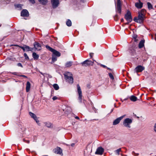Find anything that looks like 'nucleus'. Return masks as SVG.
Segmentation results:
<instances>
[{"label":"nucleus","instance_id":"423d86ee","mask_svg":"<svg viewBox=\"0 0 156 156\" xmlns=\"http://www.w3.org/2000/svg\"><path fill=\"white\" fill-rule=\"evenodd\" d=\"M77 91L78 93L79 97L78 99L79 101V102L80 103L82 102V91L81 90V89L80 87L79 84H77Z\"/></svg>","mask_w":156,"mask_h":156},{"label":"nucleus","instance_id":"39448f33","mask_svg":"<svg viewBox=\"0 0 156 156\" xmlns=\"http://www.w3.org/2000/svg\"><path fill=\"white\" fill-rule=\"evenodd\" d=\"M94 62L88 59H87L81 63L82 66L84 67L89 66H92Z\"/></svg>","mask_w":156,"mask_h":156},{"label":"nucleus","instance_id":"37998d69","mask_svg":"<svg viewBox=\"0 0 156 156\" xmlns=\"http://www.w3.org/2000/svg\"><path fill=\"white\" fill-rule=\"evenodd\" d=\"M132 154L135 156H137L139 155L138 153H135L134 151H133L132 152Z\"/></svg>","mask_w":156,"mask_h":156},{"label":"nucleus","instance_id":"b1692460","mask_svg":"<svg viewBox=\"0 0 156 156\" xmlns=\"http://www.w3.org/2000/svg\"><path fill=\"white\" fill-rule=\"evenodd\" d=\"M66 24L68 27H70L72 25V22L71 21L68 19L66 22Z\"/></svg>","mask_w":156,"mask_h":156},{"label":"nucleus","instance_id":"5fc2aeb1","mask_svg":"<svg viewBox=\"0 0 156 156\" xmlns=\"http://www.w3.org/2000/svg\"><path fill=\"white\" fill-rule=\"evenodd\" d=\"M75 145V144L74 143H72L71 144V145L72 147H73Z\"/></svg>","mask_w":156,"mask_h":156},{"label":"nucleus","instance_id":"6e6d98bb","mask_svg":"<svg viewBox=\"0 0 156 156\" xmlns=\"http://www.w3.org/2000/svg\"><path fill=\"white\" fill-rule=\"evenodd\" d=\"M12 46H18V47H19V45H16V44H15V45H12Z\"/></svg>","mask_w":156,"mask_h":156},{"label":"nucleus","instance_id":"603ef678","mask_svg":"<svg viewBox=\"0 0 156 156\" xmlns=\"http://www.w3.org/2000/svg\"><path fill=\"white\" fill-rule=\"evenodd\" d=\"M75 118L76 119H78V120H79L80 119V118H79L78 117V116H76L75 117Z\"/></svg>","mask_w":156,"mask_h":156},{"label":"nucleus","instance_id":"dca6fc26","mask_svg":"<svg viewBox=\"0 0 156 156\" xmlns=\"http://www.w3.org/2000/svg\"><path fill=\"white\" fill-rule=\"evenodd\" d=\"M30 86L31 84L30 82L29 81H27V83L26 86V91L27 92H28L30 91Z\"/></svg>","mask_w":156,"mask_h":156},{"label":"nucleus","instance_id":"338daca9","mask_svg":"<svg viewBox=\"0 0 156 156\" xmlns=\"http://www.w3.org/2000/svg\"><path fill=\"white\" fill-rule=\"evenodd\" d=\"M1 24L0 25V27L1 26Z\"/></svg>","mask_w":156,"mask_h":156},{"label":"nucleus","instance_id":"69168bd1","mask_svg":"<svg viewBox=\"0 0 156 156\" xmlns=\"http://www.w3.org/2000/svg\"><path fill=\"white\" fill-rule=\"evenodd\" d=\"M109 69V70H110L111 69Z\"/></svg>","mask_w":156,"mask_h":156},{"label":"nucleus","instance_id":"4d7b16f0","mask_svg":"<svg viewBox=\"0 0 156 156\" xmlns=\"http://www.w3.org/2000/svg\"><path fill=\"white\" fill-rule=\"evenodd\" d=\"M123 21H124V20H123V19H121V22H123Z\"/></svg>","mask_w":156,"mask_h":156},{"label":"nucleus","instance_id":"f257e3e1","mask_svg":"<svg viewBox=\"0 0 156 156\" xmlns=\"http://www.w3.org/2000/svg\"><path fill=\"white\" fill-rule=\"evenodd\" d=\"M145 18V15L138 13V17H135L133 19V20L136 23L141 24L143 23Z\"/></svg>","mask_w":156,"mask_h":156},{"label":"nucleus","instance_id":"f3484780","mask_svg":"<svg viewBox=\"0 0 156 156\" xmlns=\"http://www.w3.org/2000/svg\"><path fill=\"white\" fill-rule=\"evenodd\" d=\"M144 42L145 40H142L140 41L138 45V47L139 48H141L144 46Z\"/></svg>","mask_w":156,"mask_h":156},{"label":"nucleus","instance_id":"09e8293b","mask_svg":"<svg viewBox=\"0 0 156 156\" xmlns=\"http://www.w3.org/2000/svg\"><path fill=\"white\" fill-rule=\"evenodd\" d=\"M93 55H94V53H90L89 55H90V57L91 58H92Z\"/></svg>","mask_w":156,"mask_h":156},{"label":"nucleus","instance_id":"7ed1b4c3","mask_svg":"<svg viewBox=\"0 0 156 156\" xmlns=\"http://www.w3.org/2000/svg\"><path fill=\"white\" fill-rule=\"evenodd\" d=\"M124 17L127 21V23H125L126 25L128 24L132 20L131 14L129 11H128L125 14Z\"/></svg>","mask_w":156,"mask_h":156},{"label":"nucleus","instance_id":"a18cd8bd","mask_svg":"<svg viewBox=\"0 0 156 156\" xmlns=\"http://www.w3.org/2000/svg\"><path fill=\"white\" fill-rule=\"evenodd\" d=\"M15 6L16 8H19L20 7V4H15Z\"/></svg>","mask_w":156,"mask_h":156},{"label":"nucleus","instance_id":"20e7f679","mask_svg":"<svg viewBox=\"0 0 156 156\" xmlns=\"http://www.w3.org/2000/svg\"><path fill=\"white\" fill-rule=\"evenodd\" d=\"M46 48L47 49H48L50 51L52 52L53 53V55H54L58 57H59L61 55V54L59 52L52 48L49 46L48 45H46Z\"/></svg>","mask_w":156,"mask_h":156},{"label":"nucleus","instance_id":"052dcab7","mask_svg":"<svg viewBox=\"0 0 156 156\" xmlns=\"http://www.w3.org/2000/svg\"><path fill=\"white\" fill-rule=\"evenodd\" d=\"M113 111V109H112L111 110V112H112Z\"/></svg>","mask_w":156,"mask_h":156},{"label":"nucleus","instance_id":"864d4df0","mask_svg":"<svg viewBox=\"0 0 156 156\" xmlns=\"http://www.w3.org/2000/svg\"><path fill=\"white\" fill-rule=\"evenodd\" d=\"M137 37V35H134V37H133V38L134 39H136V38Z\"/></svg>","mask_w":156,"mask_h":156},{"label":"nucleus","instance_id":"7c9ffc66","mask_svg":"<svg viewBox=\"0 0 156 156\" xmlns=\"http://www.w3.org/2000/svg\"><path fill=\"white\" fill-rule=\"evenodd\" d=\"M108 75L111 80H114V77L113 76V74L112 73H108Z\"/></svg>","mask_w":156,"mask_h":156},{"label":"nucleus","instance_id":"ea45409f","mask_svg":"<svg viewBox=\"0 0 156 156\" xmlns=\"http://www.w3.org/2000/svg\"><path fill=\"white\" fill-rule=\"evenodd\" d=\"M135 68H144V67H143L141 65H139L136 66Z\"/></svg>","mask_w":156,"mask_h":156},{"label":"nucleus","instance_id":"5701e85b","mask_svg":"<svg viewBox=\"0 0 156 156\" xmlns=\"http://www.w3.org/2000/svg\"><path fill=\"white\" fill-rule=\"evenodd\" d=\"M129 52L131 53L132 55H134L135 54H136V52L135 49L132 48H131L129 49Z\"/></svg>","mask_w":156,"mask_h":156},{"label":"nucleus","instance_id":"13d9d810","mask_svg":"<svg viewBox=\"0 0 156 156\" xmlns=\"http://www.w3.org/2000/svg\"><path fill=\"white\" fill-rule=\"evenodd\" d=\"M20 67H23L21 63H20Z\"/></svg>","mask_w":156,"mask_h":156},{"label":"nucleus","instance_id":"f8f14e48","mask_svg":"<svg viewBox=\"0 0 156 156\" xmlns=\"http://www.w3.org/2000/svg\"><path fill=\"white\" fill-rule=\"evenodd\" d=\"M21 16H22L28 17L29 16V13L27 9H23L21 12Z\"/></svg>","mask_w":156,"mask_h":156},{"label":"nucleus","instance_id":"c85d7f7f","mask_svg":"<svg viewBox=\"0 0 156 156\" xmlns=\"http://www.w3.org/2000/svg\"><path fill=\"white\" fill-rule=\"evenodd\" d=\"M148 8L149 9H152L153 8V6L152 5L150 2H147V3Z\"/></svg>","mask_w":156,"mask_h":156},{"label":"nucleus","instance_id":"3c124183","mask_svg":"<svg viewBox=\"0 0 156 156\" xmlns=\"http://www.w3.org/2000/svg\"><path fill=\"white\" fill-rule=\"evenodd\" d=\"M23 77L26 78H27V77L26 76H25V75H20V77Z\"/></svg>","mask_w":156,"mask_h":156},{"label":"nucleus","instance_id":"e433bc0d","mask_svg":"<svg viewBox=\"0 0 156 156\" xmlns=\"http://www.w3.org/2000/svg\"><path fill=\"white\" fill-rule=\"evenodd\" d=\"M121 151V148H119L116 151H115V152L117 153L118 155H119V152Z\"/></svg>","mask_w":156,"mask_h":156},{"label":"nucleus","instance_id":"49530a36","mask_svg":"<svg viewBox=\"0 0 156 156\" xmlns=\"http://www.w3.org/2000/svg\"><path fill=\"white\" fill-rule=\"evenodd\" d=\"M57 99V97H56V96L53 97L52 98V99L54 101H55Z\"/></svg>","mask_w":156,"mask_h":156},{"label":"nucleus","instance_id":"4468645a","mask_svg":"<svg viewBox=\"0 0 156 156\" xmlns=\"http://www.w3.org/2000/svg\"><path fill=\"white\" fill-rule=\"evenodd\" d=\"M34 48L35 49L38 50H40L41 48V46L39 43L35 42L34 43Z\"/></svg>","mask_w":156,"mask_h":156},{"label":"nucleus","instance_id":"0e129e2a","mask_svg":"<svg viewBox=\"0 0 156 156\" xmlns=\"http://www.w3.org/2000/svg\"><path fill=\"white\" fill-rule=\"evenodd\" d=\"M127 99H124V100H126Z\"/></svg>","mask_w":156,"mask_h":156},{"label":"nucleus","instance_id":"6ab92c4d","mask_svg":"<svg viewBox=\"0 0 156 156\" xmlns=\"http://www.w3.org/2000/svg\"><path fill=\"white\" fill-rule=\"evenodd\" d=\"M65 78L69 77V76H72V74L69 72H66L64 74Z\"/></svg>","mask_w":156,"mask_h":156},{"label":"nucleus","instance_id":"774afa93","mask_svg":"<svg viewBox=\"0 0 156 156\" xmlns=\"http://www.w3.org/2000/svg\"><path fill=\"white\" fill-rule=\"evenodd\" d=\"M106 68L108 69V68H108V67H107Z\"/></svg>","mask_w":156,"mask_h":156},{"label":"nucleus","instance_id":"6e6552de","mask_svg":"<svg viewBox=\"0 0 156 156\" xmlns=\"http://www.w3.org/2000/svg\"><path fill=\"white\" fill-rule=\"evenodd\" d=\"M104 151V150L103 148L101 147H99L97 148L95 154H96L101 155L103 154Z\"/></svg>","mask_w":156,"mask_h":156},{"label":"nucleus","instance_id":"8fccbe9b","mask_svg":"<svg viewBox=\"0 0 156 156\" xmlns=\"http://www.w3.org/2000/svg\"><path fill=\"white\" fill-rule=\"evenodd\" d=\"M23 140L25 142V141H26V142L28 144L29 143V140H26L25 139H23Z\"/></svg>","mask_w":156,"mask_h":156},{"label":"nucleus","instance_id":"f704fd0d","mask_svg":"<svg viewBox=\"0 0 156 156\" xmlns=\"http://www.w3.org/2000/svg\"><path fill=\"white\" fill-rule=\"evenodd\" d=\"M117 7H121V2L120 0H117Z\"/></svg>","mask_w":156,"mask_h":156},{"label":"nucleus","instance_id":"aec40b11","mask_svg":"<svg viewBox=\"0 0 156 156\" xmlns=\"http://www.w3.org/2000/svg\"><path fill=\"white\" fill-rule=\"evenodd\" d=\"M129 98L131 101H135L137 100V97L134 95L131 96L129 97Z\"/></svg>","mask_w":156,"mask_h":156},{"label":"nucleus","instance_id":"ddd939ff","mask_svg":"<svg viewBox=\"0 0 156 156\" xmlns=\"http://www.w3.org/2000/svg\"><path fill=\"white\" fill-rule=\"evenodd\" d=\"M143 3L141 2L140 0H139V2H136L135 4L136 7L138 9H141L143 6Z\"/></svg>","mask_w":156,"mask_h":156},{"label":"nucleus","instance_id":"bb28decb","mask_svg":"<svg viewBox=\"0 0 156 156\" xmlns=\"http://www.w3.org/2000/svg\"><path fill=\"white\" fill-rule=\"evenodd\" d=\"M39 2L43 5H45L47 2V0H38Z\"/></svg>","mask_w":156,"mask_h":156},{"label":"nucleus","instance_id":"473e14b6","mask_svg":"<svg viewBox=\"0 0 156 156\" xmlns=\"http://www.w3.org/2000/svg\"><path fill=\"white\" fill-rule=\"evenodd\" d=\"M45 123V126L48 127H50L52 125V124L49 122H46Z\"/></svg>","mask_w":156,"mask_h":156},{"label":"nucleus","instance_id":"72a5a7b5","mask_svg":"<svg viewBox=\"0 0 156 156\" xmlns=\"http://www.w3.org/2000/svg\"><path fill=\"white\" fill-rule=\"evenodd\" d=\"M117 12L120 14L121 12V7H117Z\"/></svg>","mask_w":156,"mask_h":156},{"label":"nucleus","instance_id":"c9c22d12","mask_svg":"<svg viewBox=\"0 0 156 156\" xmlns=\"http://www.w3.org/2000/svg\"><path fill=\"white\" fill-rule=\"evenodd\" d=\"M94 61L95 62H96L97 63V64L98 65H100L101 66V67H103V68H106V66L104 65H102V64H101L97 62H96L95 60H94Z\"/></svg>","mask_w":156,"mask_h":156},{"label":"nucleus","instance_id":"680f3d73","mask_svg":"<svg viewBox=\"0 0 156 156\" xmlns=\"http://www.w3.org/2000/svg\"><path fill=\"white\" fill-rule=\"evenodd\" d=\"M17 65L18 66H20V63H19L17 64Z\"/></svg>","mask_w":156,"mask_h":156},{"label":"nucleus","instance_id":"393cba45","mask_svg":"<svg viewBox=\"0 0 156 156\" xmlns=\"http://www.w3.org/2000/svg\"><path fill=\"white\" fill-rule=\"evenodd\" d=\"M146 12V10L145 9H142L139 12H138V14H140L143 15H145V13Z\"/></svg>","mask_w":156,"mask_h":156},{"label":"nucleus","instance_id":"0eeeda50","mask_svg":"<svg viewBox=\"0 0 156 156\" xmlns=\"http://www.w3.org/2000/svg\"><path fill=\"white\" fill-rule=\"evenodd\" d=\"M53 152L55 154L63 155L62 150L60 147H57L53 150Z\"/></svg>","mask_w":156,"mask_h":156},{"label":"nucleus","instance_id":"a878e982","mask_svg":"<svg viewBox=\"0 0 156 156\" xmlns=\"http://www.w3.org/2000/svg\"><path fill=\"white\" fill-rule=\"evenodd\" d=\"M29 114L31 118H33L34 119L36 118L37 117L36 115L35 114L31 112H30Z\"/></svg>","mask_w":156,"mask_h":156},{"label":"nucleus","instance_id":"e2e57ef3","mask_svg":"<svg viewBox=\"0 0 156 156\" xmlns=\"http://www.w3.org/2000/svg\"><path fill=\"white\" fill-rule=\"evenodd\" d=\"M13 74L15 75V74H16V73H13Z\"/></svg>","mask_w":156,"mask_h":156},{"label":"nucleus","instance_id":"bf43d9fd","mask_svg":"<svg viewBox=\"0 0 156 156\" xmlns=\"http://www.w3.org/2000/svg\"><path fill=\"white\" fill-rule=\"evenodd\" d=\"M137 40L136 38V39H135L134 41L135 42H136L137 41Z\"/></svg>","mask_w":156,"mask_h":156},{"label":"nucleus","instance_id":"de8ad7c7","mask_svg":"<svg viewBox=\"0 0 156 156\" xmlns=\"http://www.w3.org/2000/svg\"><path fill=\"white\" fill-rule=\"evenodd\" d=\"M154 131L156 132V123L154 125Z\"/></svg>","mask_w":156,"mask_h":156},{"label":"nucleus","instance_id":"f03ea898","mask_svg":"<svg viewBox=\"0 0 156 156\" xmlns=\"http://www.w3.org/2000/svg\"><path fill=\"white\" fill-rule=\"evenodd\" d=\"M132 120L130 119L127 118L124 120L123 122V124L124 126L128 128L131 127L130 125L132 122Z\"/></svg>","mask_w":156,"mask_h":156},{"label":"nucleus","instance_id":"c03bdc74","mask_svg":"<svg viewBox=\"0 0 156 156\" xmlns=\"http://www.w3.org/2000/svg\"><path fill=\"white\" fill-rule=\"evenodd\" d=\"M29 1L33 4H34L35 3L34 0H29Z\"/></svg>","mask_w":156,"mask_h":156},{"label":"nucleus","instance_id":"c756f323","mask_svg":"<svg viewBox=\"0 0 156 156\" xmlns=\"http://www.w3.org/2000/svg\"><path fill=\"white\" fill-rule=\"evenodd\" d=\"M57 56L52 55V60L53 62H54L57 60Z\"/></svg>","mask_w":156,"mask_h":156},{"label":"nucleus","instance_id":"cd10ccee","mask_svg":"<svg viewBox=\"0 0 156 156\" xmlns=\"http://www.w3.org/2000/svg\"><path fill=\"white\" fill-rule=\"evenodd\" d=\"M53 87L56 90H58L59 88V87L58 85L57 84H54L53 85Z\"/></svg>","mask_w":156,"mask_h":156},{"label":"nucleus","instance_id":"4be33fe9","mask_svg":"<svg viewBox=\"0 0 156 156\" xmlns=\"http://www.w3.org/2000/svg\"><path fill=\"white\" fill-rule=\"evenodd\" d=\"M33 57L35 60H37L39 58V55L37 54L35 52H33L32 54Z\"/></svg>","mask_w":156,"mask_h":156},{"label":"nucleus","instance_id":"4c0bfd02","mask_svg":"<svg viewBox=\"0 0 156 156\" xmlns=\"http://www.w3.org/2000/svg\"><path fill=\"white\" fill-rule=\"evenodd\" d=\"M24 56L25 58L26 59H29V57H28V56H27V55L26 53H25L24 54Z\"/></svg>","mask_w":156,"mask_h":156},{"label":"nucleus","instance_id":"9d476101","mask_svg":"<svg viewBox=\"0 0 156 156\" xmlns=\"http://www.w3.org/2000/svg\"><path fill=\"white\" fill-rule=\"evenodd\" d=\"M51 2L53 8L55 9L58 6L59 1V0H51Z\"/></svg>","mask_w":156,"mask_h":156},{"label":"nucleus","instance_id":"2f4dec72","mask_svg":"<svg viewBox=\"0 0 156 156\" xmlns=\"http://www.w3.org/2000/svg\"><path fill=\"white\" fill-rule=\"evenodd\" d=\"M34 120L36 121V123L38 125L40 126V121L38 119V118H37V117L36 118L34 119Z\"/></svg>","mask_w":156,"mask_h":156},{"label":"nucleus","instance_id":"a19ab883","mask_svg":"<svg viewBox=\"0 0 156 156\" xmlns=\"http://www.w3.org/2000/svg\"><path fill=\"white\" fill-rule=\"evenodd\" d=\"M21 129L22 130V131L23 133V134H24V132L26 130V128H25L23 127V128H21Z\"/></svg>","mask_w":156,"mask_h":156},{"label":"nucleus","instance_id":"2eb2a0df","mask_svg":"<svg viewBox=\"0 0 156 156\" xmlns=\"http://www.w3.org/2000/svg\"><path fill=\"white\" fill-rule=\"evenodd\" d=\"M66 81L72 84L73 82V76H69V77L65 79Z\"/></svg>","mask_w":156,"mask_h":156},{"label":"nucleus","instance_id":"79ce46f5","mask_svg":"<svg viewBox=\"0 0 156 156\" xmlns=\"http://www.w3.org/2000/svg\"><path fill=\"white\" fill-rule=\"evenodd\" d=\"M40 72V73L42 75L44 76H45L47 75V74L46 73H43L41 72Z\"/></svg>","mask_w":156,"mask_h":156},{"label":"nucleus","instance_id":"58836bf2","mask_svg":"<svg viewBox=\"0 0 156 156\" xmlns=\"http://www.w3.org/2000/svg\"><path fill=\"white\" fill-rule=\"evenodd\" d=\"M114 20H115V21H118V16H117V15H116L114 17Z\"/></svg>","mask_w":156,"mask_h":156},{"label":"nucleus","instance_id":"9b49d317","mask_svg":"<svg viewBox=\"0 0 156 156\" xmlns=\"http://www.w3.org/2000/svg\"><path fill=\"white\" fill-rule=\"evenodd\" d=\"M20 48L22 49L24 51H32L33 50V48H30L29 46L25 45H23V46H20Z\"/></svg>","mask_w":156,"mask_h":156},{"label":"nucleus","instance_id":"a211bd4d","mask_svg":"<svg viewBox=\"0 0 156 156\" xmlns=\"http://www.w3.org/2000/svg\"><path fill=\"white\" fill-rule=\"evenodd\" d=\"M73 64V62L72 61L67 62L65 64V66L66 68L70 67Z\"/></svg>","mask_w":156,"mask_h":156},{"label":"nucleus","instance_id":"1a4fd4ad","mask_svg":"<svg viewBox=\"0 0 156 156\" xmlns=\"http://www.w3.org/2000/svg\"><path fill=\"white\" fill-rule=\"evenodd\" d=\"M126 115H124L116 119L113 122V125H115L119 124L121 120L125 117Z\"/></svg>","mask_w":156,"mask_h":156},{"label":"nucleus","instance_id":"412c9836","mask_svg":"<svg viewBox=\"0 0 156 156\" xmlns=\"http://www.w3.org/2000/svg\"><path fill=\"white\" fill-rule=\"evenodd\" d=\"M144 69H134L133 71L134 73H138L139 72H142ZM137 74L138 75V73H137Z\"/></svg>","mask_w":156,"mask_h":156}]
</instances>
